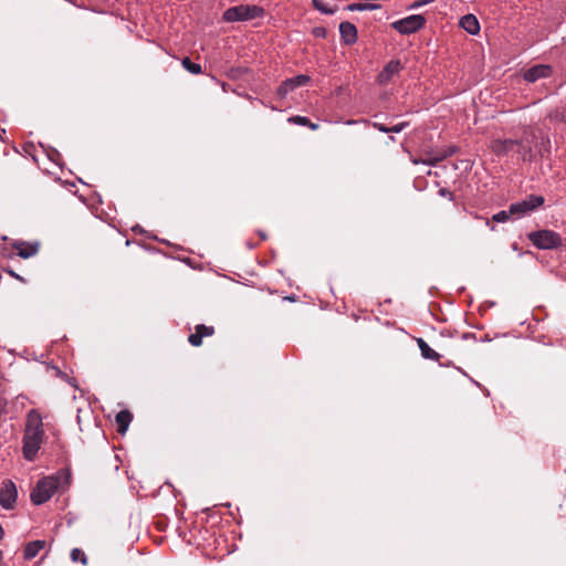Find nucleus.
<instances>
[{"label": "nucleus", "mask_w": 566, "mask_h": 566, "mask_svg": "<svg viewBox=\"0 0 566 566\" xmlns=\"http://www.w3.org/2000/svg\"><path fill=\"white\" fill-rule=\"evenodd\" d=\"M42 416L36 409L27 413L25 428L22 438V453L25 460L33 461L44 440Z\"/></svg>", "instance_id": "nucleus-1"}, {"label": "nucleus", "mask_w": 566, "mask_h": 566, "mask_svg": "<svg viewBox=\"0 0 566 566\" xmlns=\"http://www.w3.org/2000/svg\"><path fill=\"white\" fill-rule=\"evenodd\" d=\"M62 481H67V476L62 473L49 475L39 480L31 492L32 503L41 505L48 502L61 486Z\"/></svg>", "instance_id": "nucleus-2"}, {"label": "nucleus", "mask_w": 566, "mask_h": 566, "mask_svg": "<svg viewBox=\"0 0 566 566\" xmlns=\"http://www.w3.org/2000/svg\"><path fill=\"white\" fill-rule=\"evenodd\" d=\"M264 14L263 8L255 4H240L227 9L223 20L227 22L248 21L260 18Z\"/></svg>", "instance_id": "nucleus-3"}, {"label": "nucleus", "mask_w": 566, "mask_h": 566, "mask_svg": "<svg viewBox=\"0 0 566 566\" xmlns=\"http://www.w3.org/2000/svg\"><path fill=\"white\" fill-rule=\"evenodd\" d=\"M528 240L538 249H554L562 244V238L552 230H539L528 233Z\"/></svg>", "instance_id": "nucleus-4"}, {"label": "nucleus", "mask_w": 566, "mask_h": 566, "mask_svg": "<svg viewBox=\"0 0 566 566\" xmlns=\"http://www.w3.org/2000/svg\"><path fill=\"white\" fill-rule=\"evenodd\" d=\"M515 147L518 148L517 151L522 154L524 159L526 155L531 154V147L525 146L522 140L517 139H493L490 144L491 150L497 156L506 155Z\"/></svg>", "instance_id": "nucleus-5"}, {"label": "nucleus", "mask_w": 566, "mask_h": 566, "mask_svg": "<svg viewBox=\"0 0 566 566\" xmlns=\"http://www.w3.org/2000/svg\"><path fill=\"white\" fill-rule=\"evenodd\" d=\"M426 19L423 15L412 14L392 22L391 28L401 34H411L422 29Z\"/></svg>", "instance_id": "nucleus-6"}, {"label": "nucleus", "mask_w": 566, "mask_h": 566, "mask_svg": "<svg viewBox=\"0 0 566 566\" xmlns=\"http://www.w3.org/2000/svg\"><path fill=\"white\" fill-rule=\"evenodd\" d=\"M544 203V198L542 196H528L525 200L512 203L510 206V213L515 218H521L536 208L541 207Z\"/></svg>", "instance_id": "nucleus-7"}, {"label": "nucleus", "mask_w": 566, "mask_h": 566, "mask_svg": "<svg viewBox=\"0 0 566 566\" xmlns=\"http://www.w3.org/2000/svg\"><path fill=\"white\" fill-rule=\"evenodd\" d=\"M18 496L15 484L11 480H7L2 483L0 489V505L4 510H11L14 507Z\"/></svg>", "instance_id": "nucleus-8"}, {"label": "nucleus", "mask_w": 566, "mask_h": 566, "mask_svg": "<svg viewBox=\"0 0 566 566\" xmlns=\"http://www.w3.org/2000/svg\"><path fill=\"white\" fill-rule=\"evenodd\" d=\"M310 82V76L307 75H297L295 77H291L282 82V84L276 90V95L280 98H284L290 92L294 91L298 86H303Z\"/></svg>", "instance_id": "nucleus-9"}, {"label": "nucleus", "mask_w": 566, "mask_h": 566, "mask_svg": "<svg viewBox=\"0 0 566 566\" xmlns=\"http://www.w3.org/2000/svg\"><path fill=\"white\" fill-rule=\"evenodd\" d=\"M403 69L402 63L399 60L389 61L377 76V82L380 85L388 84L392 77Z\"/></svg>", "instance_id": "nucleus-10"}, {"label": "nucleus", "mask_w": 566, "mask_h": 566, "mask_svg": "<svg viewBox=\"0 0 566 566\" xmlns=\"http://www.w3.org/2000/svg\"><path fill=\"white\" fill-rule=\"evenodd\" d=\"M553 73L552 66L547 64H537L526 70L523 78L528 83H534L537 80L549 77Z\"/></svg>", "instance_id": "nucleus-11"}, {"label": "nucleus", "mask_w": 566, "mask_h": 566, "mask_svg": "<svg viewBox=\"0 0 566 566\" xmlns=\"http://www.w3.org/2000/svg\"><path fill=\"white\" fill-rule=\"evenodd\" d=\"M214 334L213 326H207L205 324H199L195 327V333L188 336V342L190 345L195 347H199L202 344L203 337H210Z\"/></svg>", "instance_id": "nucleus-12"}, {"label": "nucleus", "mask_w": 566, "mask_h": 566, "mask_svg": "<svg viewBox=\"0 0 566 566\" xmlns=\"http://www.w3.org/2000/svg\"><path fill=\"white\" fill-rule=\"evenodd\" d=\"M339 32L342 40L346 44H353L357 41V29L353 23L348 21L342 22L339 24Z\"/></svg>", "instance_id": "nucleus-13"}, {"label": "nucleus", "mask_w": 566, "mask_h": 566, "mask_svg": "<svg viewBox=\"0 0 566 566\" xmlns=\"http://www.w3.org/2000/svg\"><path fill=\"white\" fill-rule=\"evenodd\" d=\"M460 27L472 35L480 32V23L473 14L462 17L460 20Z\"/></svg>", "instance_id": "nucleus-14"}, {"label": "nucleus", "mask_w": 566, "mask_h": 566, "mask_svg": "<svg viewBox=\"0 0 566 566\" xmlns=\"http://www.w3.org/2000/svg\"><path fill=\"white\" fill-rule=\"evenodd\" d=\"M14 249L19 256L29 259L38 253L39 245L36 243L19 242L14 244Z\"/></svg>", "instance_id": "nucleus-15"}, {"label": "nucleus", "mask_w": 566, "mask_h": 566, "mask_svg": "<svg viewBox=\"0 0 566 566\" xmlns=\"http://www.w3.org/2000/svg\"><path fill=\"white\" fill-rule=\"evenodd\" d=\"M132 420H133V415L129 410H120L115 417L117 431L119 433L124 434L127 431Z\"/></svg>", "instance_id": "nucleus-16"}, {"label": "nucleus", "mask_w": 566, "mask_h": 566, "mask_svg": "<svg viewBox=\"0 0 566 566\" xmlns=\"http://www.w3.org/2000/svg\"><path fill=\"white\" fill-rule=\"evenodd\" d=\"M417 344L423 358L431 360L440 359L441 356L436 350H433L422 338H418Z\"/></svg>", "instance_id": "nucleus-17"}, {"label": "nucleus", "mask_w": 566, "mask_h": 566, "mask_svg": "<svg viewBox=\"0 0 566 566\" xmlns=\"http://www.w3.org/2000/svg\"><path fill=\"white\" fill-rule=\"evenodd\" d=\"M45 546L44 541H33L27 544L24 548V558L32 559L34 558L41 549Z\"/></svg>", "instance_id": "nucleus-18"}, {"label": "nucleus", "mask_w": 566, "mask_h": 566, "mask_svg": "<svg viewBox=\"0 0 566 566\" xmlns=\"http://www.w3.org/2000/svg\"><path fill=\"white\" fill-rule=\"evenodd\" d=\"M181 65L191 74L197 75L202 73L201 65L193 63L189 57H184L181 61Z\"/></svg>", "instance_id": "nucleus-19"}, {"label": "nucleus", "mask_w": 566, "mask_h": 566, "mask_svg": "<svg viewBox=\"0 0 566 566\" xmlns=\"http://www.w3.org/2000/svg\"><path fill=\"white\" fill-rule=\"evenodd\" d=\"M312 2L314 8L324 14H334L336 12V8L328 7L323 0H312Z\"/></svg>", "instance_id": "nucleus-20"}, {"label": "nucleus", "mask_w": 566, "mask_h": 566, "mask_svg": "<svg viewBox=\"0 0 566 566\" xmlns=\"http://www.w3.org/2000/svg\"><path fill=\"white\" fill-rule=\"evenodd\" d=\"M378 8L379 6L374 3H352L347 6V10L349 11L376 10Z\"/></svg>", "instance_id": "nucleus-21"}, {"label": "nucleus", "mask_w": 566, "mask_h": 566, "mask_svg": "<svg viewBox=\"0 0 566 566\" xmlns=\"http://www.w3.org/2000/svg\"><path fill=\"white\" fill-rule=\"evenodd\" d=\"M551 119L566 123V106L558 107L549 114Z\"/></svg>", "instance_id": "nucleus-22"}, {"label": "nucleus", "mask_w": 566, "mask_h": 566, "mask_svg": "<svg viewBox=\"0 0 566 566\" xmlns=\"http://www.w3.org/2000/svg\"><path fill=\"white\" fill-rule=\"evenodd\" d=\"M71 559L73 562H81L83 565L87 564V557L85 553L80 548H73L71 551Z\"/></svg>", "instance_id": "nucleus-23"}, {"label": "nucleus", "mask_w": 566, "mask_h": 566, "mask_svg": "<svg viewBox=\"0 0 566 566\" xmlns=\"http://www.w3.org/2000/svg\"><path fill=\"white\" fill-rule=\"evenodd\" d=\"M287 122L296 124V125H302V126L310 125V119L307 117H305V116H300V115L290 117L287 119Z\"/></svg>", "instance_id": "nucleus-24"}, {"label": "nucleus", "mask_w": 566, "mask_h": 566, "mask_svg": "<svg viewBox=\"0 0 566 566\" xmlns=\"http://www.w3.org/2000/svg\"><path fill=\"white\" fill-rule=\"evenodd\" d=\"M444 156H441V154L437 156H430L424 159H421V164L428 165V166H436L439 161L443 160Z\"/></svg>", "instance_id": "nucleus-25"}, {"label": "nucleus", "mask_w": 566, "mask_h": 566, "mask_svg": "<svg viewBox=\"0 0 566 566\" xmlns=\"http://www.w3.org/2000/svg\"><path fill=\"white\" fill-rule=\"evenodd\" d=\"M511 216L512 214L510 213V209L502 210L493 216V220L496 222H505L510 219Z\"/></svg>", "instance_id": "nucleus-26"}, {"label": "nucleus", "mask_w": 566, "mask_h": 566, "mask_svg": "<svg viewBox=\"0 0 566 566\" xmlns=\"http://www.w3.org/2000/svg\"><path fill=\"white\" fill-rule=\"evenodd\" d=\"M409 125V123L407 122H401L399 124H396L391 127H389V133H400L402 132L407 126Z\"/></svg>", "instance_id": "nucleus-27"}, {"label": "nucleus", "mask_w": 566, "mask_h": 566, "mask_svg": "<svg viewBox=\"0 0 566 566\" xmlns=\"http://www.w3.org/2000/svg\"><path fill=\"white\" fill-rule=\"evenodd\" d=\"M434 0H417V1H415L413 3H411L409 6V9L415 10V9H418V8L422 7V6H424V4L431 3Z\"/></svg>", "instance_id": "nucleus-28"}, {"label": "nucleus", "mask_w": 566, "mask_h": 566, "mask_svg": "<svg viewBox=\"0 0 566 566\" xmlns=\"http://www.w3.org/2000/svg\"><path fill=\"white\" fill-rule=\"evenodd\" d=\"M373 126L381 133H389V127L384 124L374 123Z\"/></svg>", "instance_id": "nucleus-29"}, {"label": "nucleus", "mask_w": 566, "mask_h": 566, "mask_svg": "<svg viewBox=\"0 0 566 566\" xmlns=\"http://www.w3.org/2000/svg\"><path fill=\"white\" fill-rule=\"evenodd\" d=\"M439 193H440V196H442V197H447V198H449L450 200H452V199H453V193H452L450 190H448L447 188H441V189L439 190Z\"/></svg>", "instance_id": "nucleus-30"}, {"label": "nucleus", "mask_w": 566, "mask_h": 566, "mask_svg": "<svg viewBox=\"0 0 566 566\" xmlns=\"http://www.w3.org/2000/svg\"><path fill=\"white\" fill-rule=\"evenodd\" d=\"M455 153V147H450L448 150L441 153V156H444V159L452 156Z\"/></svg>", "instance_id": "nucleus-31"}, {"label": "nucleus", "mask_w": 566, "mask_h": 566, "mask_svg": "<svg viewBox=\"0 0 566 566\" xmlns=\"http://www.w3.org/2000/svg\"><path fill=\"white\" fill-rule=\"evenodd\" d=\"M307 127H308L310 129H312V130H316V129L318 128V124L312 123V122L310 120V125H307Z\"/></svg>", "instance_id": "nucleus-32"}, {"label": "nucleus", "mask_w": 566, "mask_h": 566, "mask_svg": "<svg viewBox=\"0 0 566 566\" xmlns=\"http://www.w3.org/2000/svg\"><path fill=\"white\" fill-rule=\"evenodd\" d=\"M411 163H412L413 165H418V164H421V159H418V158L412 157V158H411Z\"/></svg>", "instance_id": "nucleus-33"}, {"label": "nucleus", "mask_w": 566, "mask_h": 566, "mask_svg": "<svg viewBox=\"0 0 566 566\" xmlns=\"http://www.w3.org/2000/svg\"><path fill=\"white\" fill-rule=\"evenodd\" d=\"M6 134V129L0 128V140H3V135Z\"/></svg>", "instance_id": "nucleus-34"}]
</instances>
